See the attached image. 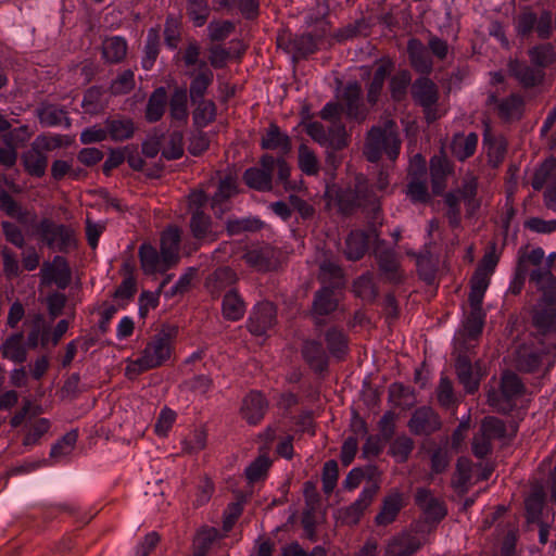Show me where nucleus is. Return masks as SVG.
<instances>
[{"label":"nucleus","mask_w":556,"mask_h":556,"mask_svg":"<svg viewBox=\"0 0 556 556\" xmlns=\"http://www.w3.org/2000/svg\"><path fill=\"white\" fill-rule=\"evenodd\" d=\"M166 100L167 92L164 87H159L153 91L149 98L146 109V118L148 122L154 123L162 118L165 111Z\"/></svg>","instance_id":"473e14b6"},{"label":"nucleus","mask_w":556,"mask_h":556,"mask_svg":"<svg viewBox=\"0 0 556 556\" xmlns=\"http://www.w3.org/2000/svg\"><path fill=\"white\" fill-rule=\"evenodd\" d=\"M161 480L154 481L151 477L141 479L135 488V498L139 506L150 507L164 494L161 488Z\"/></svg>","instance_id":"ddd939ff"},{"label":"nucleus","mask_w":556,"mask_h":556,"mask_svg":"<svg viewBox=\"0 0 556 556\" xmlns=\"http://www.w3.org/2000/svg\"><path fill=\"white\" fill-rule=\"evenodd\" d=\"M299 167L306 175H315L318 172L317 157L305 143L299 147Z\"/></svg>","instance_id":"e2e57ef3"},{"label":"nucleus","mask_w":556,"mask_h":556,"mask_svg":"<svg viewBox=\"0 0 556 556\" xmlns=\"http://www.w3.org/2000/svg\"><path fill=\"white\" fill-rule=\"evenodd\" d=\"M463 138V134H456L451 143L452 153L462 162L475 153L478 143V136L475 132H470L464 142Z\"/></svg>","instance_id":"c9c22d12"},{"label":"nucleus","mask_w":556,"mask_h":556,"mask_svg":"<svg viewBox=\"0 0 556 556\" xmlns=\"http://www.w3.org/2000/svg\"><path fill=\"white\" fill-rule=\"evenodd\" d=\"M261 147L265 150L280 148L283 154H288L292 149L290 137L282 134L275 123H270L266 135L262 138Z\"/></svg>","instance_id":"cd10ccee"},{"label":"nucleus","mask_w":556,"mask_h":556,"mask_svg":"<svg viewBox=\"0 0 556 556\" xmlns=\"http://www.w3.org/2000/svg\"><path fill=\"white\" fill-rule=\"evenodd\" d=\"M378 63L379 66L374 73L372 80L370 81L367 91V101L371 105H375L378 102L384 80L394 68V64L389 58H382L378 61Z\"/></svg>","instance_id":"aec40b11"},{"label":"nucleus","mask_w":556,"mask_h":556,"mask_svg":"<svg viewBox=\"0 0 556 556\" xmlns=\"http://www.w3.org/2000/svg\"><path fill=\"white\" fill-rule=\"evenodd\" d=\"M377 494L378 486L376 484L365 488L357 501L345 508L339 509V518L341 521L346 525H357L364 511L370 506Z\"/></svg>","instance_id":"0eeeda50"},{"label":"nucleus","mask_w":556,"mask_h":556,"mask_svg":"<svg viewBox=\"0 0 556 556\" xmlns=\"http://www.w3.org/2000/svg\"><path fill=\"white\" fill-rule=\"evenodd\" d=\"M243 181L248 187L257 191H270L273 177L269 173L257 167H250L243 173Z\"/></svg>","instance_id":"f704fd0d"},{"label":"nucleus","mask_w":556,"mask_h":556,"mask_svg":"<svg viewBox=\"0 0 556 556\" xmlns=\"http://www.w3.org/2000/svg\"><path fill=\"white\" fill-rule=\"evenodd\" d=\"M217 535L215 528L201 529L193 539V556H206Z\"/></svg>","instance_id":"de8ad7c7"},{"label":"nucleus","mask_w":556,"mask_h":556,"mask_svg":"<svg viewBox=\"0 0 556 556\" xmlns=\"http://www.w3.org/2000/svg\"><path fill=\"white\" fill-rule=\"evenodd\" d=\"M469 304L471 311L465 321V329L469 338L476 339L482 332L484 325V313L482 309V303L476 305V303L469 302Z\"/></svg>","instance_id":"a18cd8bd"},{"label":"nucleus","mask_w":556,"mask_h":556,"mask_svg":"<svg viewBox=\"0 0 556 556\" xmlns=\"http://www.w3.org/2000/svg\"><path fill=\"white\" fill-rule=\"evenodd\" d=\"M326 342L328 351L336 357H341L348 349V341L342 331L331 328L326 332Z\"/></svg>","instance_id":"bf43d9fd"},{"label":"nucleus","mask_w":556,"mask_h":556,"mask_svg":"<svg viewBox=\"0 0 556 556\" xmlns=\"http://www.w3.org/2000/svg\"><path fill=\"white\" fill-rule=\"evenodd\" d=\"M528 55L533 65L543 70L556 61L555 48L551 42L541 43L528 50Z\"/></svg>","instance_id":"2f4dec72"},{"label":"nucleus","mask_w":556,"mask_h":556,"mask_svg":"<svg viewBox=\"0 0 556 556\" xmlns=\"http://www.w3.org/2000/svg\"><path fill=\"white\" fill-rule=\"evenodd\" d=\"M141 269L146 275H153L161 267L162 257L154 247L150 243H143L138 251Z\"/></svg>","instance_id":"72a5a7b5"},{"label":"nucleus","mask_w":556,"mask_h":556,"mask_svg":"<svg viewBox=\"0 0 556 556\" xmlns=\"http://www.w3.org/2000/svg\"><path fill=\"white\" fill-rule=\"evenodd\" d=\"M354 186L341 187L337 184L327 185L324 198L329 210L331 202L338 206V212L343 216H351L357 208L369 210L372 218L380 212V203L376 193L369 188L368 179L363 174L355 176Z\"/></svg>","instance_id":"f257e3e1"},{"label":"nucleus","mask_w":556,"mask_h":556,"mask_svg":"<svg viewBox=\"0 0 556 556\" xmlns=\"http://www.w3.org/2000/svg\"><path fill=\"white\" fill-rule=\"evenodd\" d=\"M330 286H324L315 293L312 305V314L314 316H326L334 312L338 307V300L334 298V290Z\"/></svg>","instance_id":"a878e982"},{"label":"nucleus","mask_w":556,"mask_h":556,"mask_svg":"<svg viewBox=\"0 0 556 556\" xmlns=\"http://www.w3.org/2000/svg\"><path fill=\"white\" fill-rule=\"evenodd\" d=\"M523 105V98L518 93H511L497 104L498 115L505 121H510L514 113L518 112V118H520Z\"/></svg>","instance_id":"603ef678"},{"label":"nucleus","mask_w":556,"mask_h":556,"mask_svg":"<svg viewBox=\"0 0 556 556\" xmlns=\"http://www.w3.org/2000/svg\"><path fill=\"white\" fill-rule=\"evenodd\" d=\"M403 495L400 492H394L387 495L382 500V506L379 514L375 518L377 526H388L392 523L403 508Z\"/></svg>","instance_id":"4be33fe9"},{"label":"nucleus","mask_w":556,"mask_h":556,"mask_svg":"<svg viewBox=\"0 0 556 556\" xmlns=\"http://www.w3.org/2000/svg\"><path fill=\"white\" fill-rule=\"evenodd\" d=\"M0 210L8 216L17 219L18 223L26 224L29 222V212L23 210L22 205L13 199V197L0 186ZM36 216L30 222L34 223Z\"/></svg>","instance_id":"7c9ffc66"},{"label":"nucleus","mask_w":556,"mask_h":556,"mask_svg":"<svg viewBox=\"0 0 556 556\" xmlns=\"http://www.w3.org/2000/svg\"><path fill=\"white\" fill-rule=\"evenodd\" d=\"M476 269L470 279V293L468 301L477 304L482 303L484 292L489 286V276Z\"/></svg>","instance_id":"4d7b16f0"},{"label":"nucleus","mask_w":556,"mask_h":556,"mask_svg":"<svg viewBox=\"0 0 556 556\" xmlns=\"http://www.w3.org/2000/svg\"><path fill=\"white\" fill-rule=\"evenodd\" d=\"M88 486V479L79 472H67L59 477L56 493H70Z\"/></svg>","instance_id":"c03bdc74"},{"label":"nucleus","mask_w":556,"mask_h":556,"mask_svg":"<svg viewBox=\"0 0 556 556\" xmlns=\"http://www.w3.org/2000/svg\"><path fill=\"white\" fill-rule=\"evenodd\" d=\"M106 129L114 141H123L134 136L135 125L130 118L105 121Z\"/></svg>","instance_id":"a19ab883"},{"label":"nucleus","mask_w":556,"mask_h":556,"mask_svg":"<svg viewBox=\"0 0 556 556\" xmlns=\"http://www.w3.org/2000/svg\"><path fill=\"white\" fill-rule=\"evenodd\" d=\"M536 22L538 15L531 7H523L515 18L517 36L522 39L529 38L534 30Z\"/></svg>","instance_id":"37998d69"},{"label":"nucleus","mask_w":556,"mask_h":556,"mask_svg":"<svg viewBox=\"0 0 556 556\" xmlns=\"http://www.w3.org/2000/svg\"><path fill=\"white\" fill-rule=\"evenodd\" d=\"M407 255L416 258L419 278L427 285H432L435 280L437 261L433 258L431 252L428 250L419 254L415 252H407Z\"/></svg>","instance_id":"c85d7f7f"},{"label":"nucleus","mask_w":556,"mask_h":556,"mask_svg":"<svg viewBox=\"0 0 556 556\" xmlns=\"http://www.w3.org/2000/svg\"><path fill=\"white\" fill-rule=\"evenodd\" d=\"M412 76L409 71L402 70L391 77L389 88L391 98L400 102L406 97L407 87L409 86Z\"/></svg>","instance_id":"09e8293b"},{"label":"nucleus","mask_w":556,"mask_h":556,"mask_svg":"<svg viewBox=\"0 0 556 556\" xmlns=\"http://www.w3.org/2000/svg\"><path fill=\"white\" fill-rule=\"evenodd\" d=\"M23 332L13 333L7 338L0 348L2 356L14 363H24L27 359V351L23 345Z\"/></svg>","instance_id":"bb28decb"},{"label":"nucleus","mask_w":556,"mask_h":556,"mask_svg":"<svg viewBox=\"0 0 556 556\" xmlns=\"http://www.w3.org/2000/svg\"><path fill=\"white\" fill-rule=\"evenodd\" d=\"M264 227V222L256 217H247L242 219H228L226 230L229 236H236L241 232H255Z\"/></svg>","instance_id":"49530a36"},{"label":"nucleus","mask_w":556,"mask_h":556,"mask_svg":"<svg viewBox=\"0 0 556 556\" xmlns=\"http://www.w3.org/2000/svg\"><path fill=\"white\" fill-rule=\"evenodd\" d=\"M529 281L541 292V304H556V277L547 268H536L529 274Z\"/></svg>","instance_id":"6e6552de"},{"label":"nucleus","mask_w":556,"mask_h":556,"mask_svg":"<svg viewBox=\"0 0 556 556\" xmlns=\"http://www.w3.org/2000/svg\"><path fill=\"white\" fill-rule=\"evenodd\" d=\"M507 67L509 75L516 78L526 89L539 86L544 81L545 73L543 70L533 68L518 59L509 60Z\"/></svg>","instance_id":"9d476101"},{"label":"nucleus","mask_w":556,"mask_h":556,"mask_svg":"<svg viewBox=\"0 0 556 556\" xmlns=\"http://www.w3.org/2000/svg\"><path fill=\"white\" fill-rule=\"evenodd\" d=\"M271 466V460L266 455L257 456L245 469V477L249 483L263 480Z\"/></svg>","instance_id":"864d4df0"},{"label":"nucleus","mask_w":556,"mask_h":556,"mask_svg":"<svg viewBox=\"0 0 556 556\" xmlns=\"http://www.w3.org/2000/svg\"><path fill=\"white\" fill-rule=\"evenodd\" d=\"M486 128L483 135V141L488 146V157L489 164L496 168L503 162L506 151L507 142L504 138H495L491 135L489 125L485 124Z\"/></svg>","instance_id":"c756f323"},{"label":"nucleus","mask_w":556,"mask_h":556,"mask_svg":"<svg viewBox=\"0 0 556 556\" xmlns=\"http://www.w3.org/2000/svg\"><path fill=\"white\" fill-rule=\"evenodd\" d=\"M328 140L326 146L333 151H341L348 147V132L345 126L341 122H333L327 131Z\"/></svg>","instance_id":"6e6d98bb"},{"label":"nucleus","mask_w":556,"mask_h":556,"mask_svg":"<svg viewBox=\"0 0 556 556\" xmlns=\"http://www.w3.org/2000/svg\"><path fill=\"white\" fill-rule=\"evenodd\" d=\"M362 96V87L358 81H351L346 85L343 92V100L345 102L344 111L346 116L362 123L366 118V113L359 104Z\"/></svg>","instance_id":"dca6fc26"},{"label":"nucleus","mask_w":556,"mask_h":556,"mask_svg":"<svg viewBox=\"0 0 556 556\" xmlns=\"http://www.w3.org/2000/svg\"><path fill=\"white\" fill-rule=\"evenodd\" d=\"M406 194L415 203H428L431 200L427 184L421 179H413L407 185Z\"/></svg>","instance_id":"774afa93"},{"label":"nucleus","mask_w":556,"mask_h":556,"mask_svg":"<svg viewBox=\"0 0 556 556\" xmlns=\"http://www.w3.org/2000/svg\"><path fill=\"white\" fill-rule=\"evenodd\" d=\"M24 169L34 177H42L48 166V156L39 151L37 141L21 156Z\"/></svg>","instance_id":"5701e85b"},{"label":"nucleus","mask_w":556,"mask_h":556,"mask_svg":"<svg viewBox=\"0 0 556 556\" xmlns=\"http://www.w3.org/2000/svg\"><path fill=\"white\" fill-rule=\"evenodd\" d=\"M180 230L176 226H169L161 235L162 263L159 273L164 274L179 261Z\"/></svg>","instance_id":"39448f33"},{"label":"nucleus","mask_w":556,"mask_h":556,"mask_svg":"<svg viewBox=\"0 0 556 556\" xmlns=\"http://www.w3.org/2000/svg\"><path fill=\"white\" fill-rule=\"evenodd\" d=\"M211 226V217L201 210H195L190 219V229L194 238L203 239Z\"/></svg>","instance_id":"338daca9"},{"label":"nucleus","mask_w":556,"mask_h":556,"mask_svg":"<svg viewBox=\"0 0 556 556\" xmlns=\"http://www.w3.org/2000/svg\"><path fill=\"white\" fill-rule=\"evenodd\" d=\"M408 427L415 434H430L440 427L437 416L429 407H420L413 414Z\"/></svg>","instance_id":"6ab92c4d"},{"label":"nucleus","mask_w":556,"mask_h":556,"mask_svg":"<svg viewBox=\"0 0 556 556\" xmlns=\"http://www.w3.org/2000/svg\"><path fill=\"white\" fill-rule=\"evenodd\" d=\"M242 258L251 267L263 273L276 271L279 267L278 251L270 245L249 250Z\"/></svg>","instance_id":"1a4fd4ad"},{"label":"nucleus","mask_w":556,"mask_h":556,"mask_svg":"<svg viewBox=\"0 0 556 556\" xmlns=\"http://www.w3.org/2000/svg\"><path fill=\"white\" fill-rule=\"evenodd\" d=\"M302 354L316 372H323L327 369L328 358L320 342L306 340L302 348Z\"/></svg>","instance_id":"b1692460"},{"label":"nucleus","mask_w":556,"mask_h":556,"mask_svg":"<svg viewBox=\"0 0 556 556\" xmlns=\"http://www.w3.org/2000/svg\"><path fill=\"white\" fill-rule=\"evenodd\" d=\"M415 502L425 515L424 520H417L412 527L416 533L430 532V523H438L446 516V507L443 502L431 496L427 489L419 488L415 494Z\"/></svg>","instance_id":"7ed1b4c3"},{"label":"nucleus","mask_w":556,"mask_h":556,"mask_svg":"<svg viewBox=\"0 0 556 556\" xmlns=\"http://www.w3.org/2000/svg\"><path fill=\"white\" fill-rule=\"evenodd\" d=\"M481 433L490 441L493 438L503 439L506 437L505 422L497 417L488 416L481 422Z\"/></svg>","instance_id":"680f3d73"},{"label":"nucleus","mask_w":556,"mask_h":556,"mask_svg":"<svg viewBox=\"0 0 556 556\" xmlns=\"http://www.w3.org/2000/svg\"><path fill=\"white\" fill-rule=\"evenodd\" d=\"M178 333V327L164 324L154 341L143 351V356L126 368V375L132 379L144 369L157 367L170 356L169 341Z\"/></svg>","instance_id":"f03ea898"},{"label":"nucleus","mask_w":556,"mask_h":556,"mask_svg":"<svg viewBox=\"0 0 556 556\" xmlns=\"http://www.w3.org/2000/svg\"><path fill=\"white\" fill-rule=\"evenodd\" d=\"M525 384L514 371L506 370L501 378V392L506 402L525 393Z\"/></svg>","instance_id":"58836bf2"},{"label":"nucleus","mask_w":556,"mask_h":556,"mask_svg":"<svg viewBox=\"0 0 556 556\" xmlns=\"http://www.w3.org/2000/svg\"><path fill=\"white\" fill-rule=\"evenodd\" d=\"M213 79V73L210 70L199 73L190 85V99L192 103L204 100L205 91Z\"/></svg>","instance_id":"13d9d810"},{"label":"nucleus","mask_w":556,"mask_h":556,"mask_svg":"<svg viewBox=\"0 0 556 556\" xmlns=\"http://www.w3.org/2000/svg\"><path fill=\"white\" fill-rule=\"evenodd\" d=\"M319 270L318 279L326 286L341 288L344 285L343 273L338 265L331 262H324L320 265Z\"/></svg>","instance_id":"8fccbe9b"},{"label":"nucleus","mask_w":556,"mask_h":556,"mask_svg":"<svg viewBox=\"0 0 556 556\" xmlns=\"http://www.w3.org/2000/svg\"><path fill=\"white\" fill-rule=\"evenodd\" d=\"M388 140L389 131L386 128V123L383 124V127H371L367 134L363 150L368 162L376 163L381 159Z\"/></svg>","instance_id":"9b49d317"},{"label":"nucleus","mask_w":556,"mask_h":556,"mask_svg":"<svg viewBox=\"0 0 556 556\" xmlns=\"http://www.w3.org/2000/svg\"><path fill=\"white\" fill-rule=\"evenodd\" d=\"M413 100L422 108L433 106L439 100L437 85L428 77L417 78L412 86Z\"/></svg>","instance_id":"f8f14e48"},{"label":"nucleus","mask_w":556,"mask_h":556,"mask_svg":"<svg viewBox=\"0 0 556 556\" xmlns=\"http://www.w3.org/2000/svg\"><path fill=\"white\" fill-rule=\"evenodd\" d=\"M455 371L458 382L464 387L466 393L473 394L479 390L482 371L480 361L472 365L471 359L465 353H459L455 359Z\"/></svg>","instance_id":"20e7f679"},{"label":"nucleus","mask_w":556,"mask_h":556,"mask_svg":"<svg viewBox=\"0 0 556 556\" xmlns=\"http://www.w3.org/2000/svg\"><path fill=\"white\" fill-rule=\"evenodd\" d=\"M472 463L468 457L460 456L456 462V468L452 480V486L464 495L468 492L467 483L471 478Z\"/></svg>","instance_id":"4c0bfd02"},{"label":"nucleus","mask_w":556,"mask_h":556,"mask_svg":"<svg viewBox=\"0 0 556 556\" xmlns=\"http://www.w3.org/2000/svg\"><path fill=\"white\" fill-rule=\"evenodd\" d=\"M376 260L380 275L391 283L402 282V276L400 274V262L397 261L396 254L392 250H384L376 253Z\"/></svg>","instance_id":"412c9836"},{"label":"nucleus","mask_w":556,"mask_h":556,"mask_svg":"<svg viewBox=\"0 0 556 556\" xmlns=\"http://www.w3.org/2000/svg\"><path fill=\"white\" fill-rule=\"evenodd\" d=\"M244 302L236 289H230L223 300V314L229 320H238L243 316Z\"/></svg>","instance_id":"ea45409f"},{"label":"nucleus","mask_w":556,"mask_h":556,"mask_svg":"<svg viewBox=\"0 0 556 556\" xmlns=\"http://www.w3.org/2000/svg\"><path fill=\"white\" fill-rule=\"evenodd\" d=\"M268 403L261 392L252 391L244 399L241 414L250 425H256L265 415Z\"/></svg>","instance_id":"2eb2a0df"},{"label":"nucleus","mask_w":556,"mask_h":556,"mask_svg":"<svg viewBox=\"0 0 556 556\" xmlns=\"http://www.w3.org/2000/svg\"><path fill=\"white\" fill-rule=\"evenodd\" d=\"M532 325L542 333L556 331V303L541 304L539 301L531 309Z\"/></svg>","instance_id":"f3484780"},{"label":"nucleus","mask_w":556,"mask_h":556,"mask_svg":"<svg viewBox=\"0 0 556 556\" xmlns=\"http://www.w3.org/2000/svg\"><path fill=\"white\" fill-rule=\"evenodd\" d=\"M421 546V542L415 535L403 532L393 536L387 547L386 556H410L415 554Z\"/></svg>","instance_id":"a211bd4d"},{"label":"nucleus","mask_w":556,"mask_h":556,"mask_svg":"<svg viewBox=\"0 0 556 556\" xmlns=\"http://www.w3.org/2000/svg\"><path fill=\"white\" fill-rule=\"evenodd\" d=\"M370 235L364 230H352L345 240L344 253L351 261L361 260L368 250Z\"/></svg>","instance_id":"393cba45"},{"label":"nucleus","mask_w":556,"mask_h":556,"mask_svg":"<svg viewBox=\"0 0 556 556\" xmlns=\"http://www.w3.org/2000/svg\"><path fill=\"white\" fill-rule=\"evenodd\" d=\"M197 103L198 106L193 111V122L201 129L215 119L216 105L211 100H199Z\"/></svg>","instance_id":"3c124183"},{"label":"nucleus","mask_w":556,"mask_h":556,"mask_svg":"<svg viewBox=\"0 0 556 556\" xmlns=\"http://www.w3.org/2000/svg\"><path fill=\"white\" fill-rule=\"evenodd\" d=\"M294 47L295 52L292 55V61L294 64H296L301 58H306L307 55L314 53L317 50V45L314 40V37L311 34H305L295 37Z\"/></svg>","instance_id":"69168bd1"},{"label":"nucleus","mask_w":556,"mask_h":556,"mask_svg":"<svg viewBox=\"0 0 556 556\" xmlns=\"http://www.w3.org/2000/svg\"><path fill=\"white\" fill-rule=\"evenodd\" d=\"M187 89L177 88L170 97L169 110L170 116L177 121H186L188 117L187 111Z\"/></svg>","instance_id":"5fc2aeb1"},{"label":"nucleus","mask_w":556,"mask_h":556,"mask_svg":"<svg viewBox=\"0 0 556 556\" xmlns=\"http://www.w3.org/2000/svg\"><path fill=\"white\" fill-rule=\"evenodd\" d=\"M545 500V492L542 485L533 489L531 495L525 501L526 519L528 523L540 521V516L543 510Z\"/></svg>","instance_id":"e433bc0d"},{"label":"nucleus","mask_w":556,"mask_h":556,"mask_svg":"<svg viewBox=\"0 0 556 556\" xmlns=\"http://www.w3.org/2000/svg\"><path fill=\"white\" fill-rule=\"evenodd\" d=\"M407 53L412 67L420 73L428 75L432 71V60L422 42L417 38H410L407 42Z\"/></svg>","instance_id":"4468645a"},{"label":"nucleus","mask_w":556,"mask_h":556,"mask_svg":"<svg viewBox=\"0 0 556 556\" xmlns=\"http://www.w3.org/2000/svg\"><path fill=\"white\" fill-rule=\"evenodd\" d=\"M555 169L556 157L549 156L546 160H544L533 174L531 182L532 188L536 191H540Z\"/></svg>","instance_id":"052dcab7"},{"label":"nucleus","mask_w":556,"mask_h":556,"mask_svg":"<svg viewBox=\"0 0 556 556\" xmlns=\"http://www.w3.org/2000/svg\"><path fill=\"white\" fill-rule=\"evenodd\" d=\"M59 225L50 218H43L37 226L36 232L40 236L41 240L49 247L53 248L56 240H59Z\"/></svg>","instance_id":"0e129e2a"},{"label":"nucleus","mask_w":556,"mask_h":556,"mask_svg":"<svg viewBox=\"0 0 556 556\" xmlns=\"http://www.w3.org/2000/svg\"><path fill=\"white\" fill-rule=\"evenodd\" d=\"M127 52V43L122 37L106 39L102 46L103 58L111 63L121 62Z\"/></svg>","instance_id":"79ce46f5"},{"label":"nucleus","mask_w":556,"mask_h":556,"mask_svg":"<svg viewBox=\"0 0 556 556\" xmlns=\"http://www.w3.org/2000/svg\"><path fill=\"white\" fill-rule=\"evenodd\" d=\"M42 283L54 282L59 289H65L72 280V270L65 257L56 255L52 263L45 262L41 268Z\"/></svg>","instance_id":"423d86ee"}]
</instances>
